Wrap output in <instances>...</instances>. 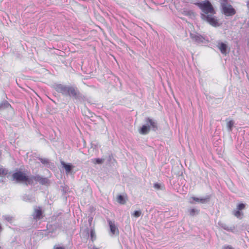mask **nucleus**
Returning a JSON list of instances; mask_svg holds the SVG:
<instances>
[{
  "mask_svg": "<svg viewBox=\"0 0 249 249\" xmlns=\"http://www.w3.org/2000/svg\"><path fill=\"white\" fill-rule=\"evenodd\" d=\"M197 5L202 10L203 13L201 17L203 20L206 21L213 26L218 25V22L213 15L215 14L214 10L211 3L208 0L204 1L197 3Z\"/></svg>",
  "mask_w": 249,
  "mask_h": 249,
  "instance_id": "f257e3e1",
  "label": "nucleus"
},
{
  "mask_svg": "<svg viewBox=\"0 0 249 249\" xmlns=\"http://www.w3.org/2000/svg\"><path fill=\"white\" fill-rule=\"evenodd\" d=\"M13 180H16L17 182H25L26 184H32L31 177L29 178L25 173L21 171L17 172L12 175Z\"/></svg>",
  "mask_w": 249,
  "mask_h": 249,
  "instance_id": "f03ea898",
  "label": "nucleus"
},
{
  "mask_svg": "<svg viewBox=\"0 0 249 249\" xmlns=\"http://www.w3.org/2000/svg\"><path fill=\"white\" fill-rule=\"evenodd\" d=\"M221 7L224 14L227 16H232L235 14V9L229 3L224 4Z\"/></svg>",
  "mask_w": 249,
  "mask_h": 249,
  "instance_id": "7ed1b4c3",
  "label": "nucleus"
},
{
  "mask_svg": "<svg viewBox=\"0 0 249 249\" xmlns=\"http://www.w3.org/2000/svg\"><path fill=\"white\" fill-rule=\"evenodd\" d=\"M217 47L223 54L226 55L229 52L230 48L225 43L218 42H217Z\"/></svg>",
  "mask_w": 249,
  "mask_h": 249,
  "instance_id": "20e7f679",
  "label": "nucleus"
},
{
  "mask_svg": "<svg viewBox=\"0 0 249 249\" xmlns=\"http://www.w3.org/2000/svg\"><path fill=\"white\" fill-rule=\"evenodd\" d=\"M210 199V196H206L205 197H201V198H198L195 196H192L190 198L189 202L191 204H194V201H195L198 203H206L208 201H209Z\"/></svg>",
  "mask_w": 249,
  "mask_h": 249,
  "instance_id": "39448f33",
  "label": "nucleus"
},
{
  "mask_svg": "<svg viewBox=\"0 0 249 249\" xmlns=\"http://www.w3.org/2000/svg\"><path fill=\"white\" fill-rule=\"evenodd\" d=\"M108 223L112 235H118L119 233V230L117 226H116L115 222L109 220H108Z\"/></svg>",
  "mask_w": 249,
  "mask_h": 249,
  "instance_id": "423d86ee",
  "label": "nucleus"
},
{
  "mask_svg": "<svg viewBox=\"0 0 249 249\" xmlns=\"http://www.w3.org/2000/svg\"><path fill=\"white\" fill-rule=\"evenodd\" d=\"M79 93V91L77 88L69 86L66 95H68L70 97H76L78 95Z\"/></svg>",
  "mask_w": 249,
  "mask_h": 249,
  "instance_id": "0eeeda50",
  "label": "nucleus"
},
{
  "mask_svg": "<svg viewBox=\"0 0 249 249\" xmlns=\"http://www.w3.org/2000/svg\"><path fill=\"white\" fill-rule=\"evenodd\" d=\"M34 218L40 219L43 217L42 210L39 207H36L34 208V212L33 215Z\"/></svg>",
  "mask_w": 249,
  "mask_h": 249,
  "instance_id": "6e6552de",
  "label": "nucleus"
},
{
  "mask_svg": "<svg viewBox=\"0 0 249 249\" xmlns=\"http://www.w3.org/2000/svg\"><path fill=\"white\" fill-rule=\"evenodd\" d=\"M68 88L69 86H66L62 85L61 84H58L56 85L55 89L57 92L61 93L65 95H66Z\"/></svg>",
  "mask_w": 249,
  "mask_h": 249,
  "instance_id": "1a4fd4ad",
  "label": "nucleus"
},
{
  "mask_svg": "<svg viewBox=\"0 0 249 249\" xmlns=\"http://www.w3.org/2000/svg\"><path fill=\"white\" fill-rule=\"evenodd\" d=\"M146 124L150 126V129L151 128L153 131H156L157 129V123L153 120L147 118L145 120Z\"/></svg>",
  "mask_w": 249,
  "mask_h": 249,
  "instance_id": "9d476101",
  "label": "nucleus"
},
{
  "mask_svg": "<svg viewBox=\"0 0 249 249\" xmlns=\"http://www.w3.org/2000/svg\"><path fill=\"white\" fill-rule=\"evenodd\" d=\"M32 178V184L33 183V181H37L42 184H45L48 182V179L46 178H42L38 176L31 177Z\"/></svg>",
  "mask_w": 249,
  "mask_h": 249,
  "instance_id": "9b49d317",
  "label": "nucleus"
},
{
  "mask_svg": "<svg viewBox=\"0 0 249 249\" xmlns=\"http://www.w3.org/2000/svg\"><path fill=\"white\" fill-rule=\"evenodd\" d=\"M190 36L192 39H193L194 41L198 43L202 42L204 40V38L203 37V36L196 33H191L190 34Z\"/></svg>",
  "mask_w": 249,
  "mask_h": 249,
  "instance_id": "f8f14e48",
  "label": "nucleus"
},
{
  "mask_svg": "<svg viewBox=\"0 0 249 249\" xmlns=\"http://www.w3.org/2000/svg\"><path fill=\"white\" fill-rule=\"evenodd\" d=\"M150 129V126L146 124L142 125L141 128L139 130V132L141 134L145 135L149 132Z\"/></svg>",
  "mask_w": 249,
  "mask_h": 249,
  "instance_id": "ddd939ff",
  "label": "nucleus"
},
{
  "mask_svg": "<svg viewBox=\"0 0 249 249\" xmlns=\"http://www.w3.org/2000/svg\"><path fill=\"white\" fill-rule=\"evenodd\" d=\"M61 164L65 168L67 174L69 173L71 170L72 168L74 167V166L70 164H66L63 161H61Z\"/></svg>",
  "mask_w": 249,
  "mask_h": 249,
  "instance_id": "4468645a",
  "label": "nucleus"
},
{
  "mask_svg": "<svg viewBox=\"0 0 249 249\" xmlns=\"http://www.w3.org/2000/svg\"><path fill=\"white\" fill-rule=\"evenodd\" d=\"M218 225L221 228H222L224 230H226L227 231H232L234 230V227H229L228 225H227L226 224H225L224 223H223L222 222H219L218 223Z\"/></svg>",
  "mask_w": 249,
  "mask_h": 249,
  "instance_id": "2eb2a0df",
  "label": "nucleus"
},
{
  "mask_svg": "<svg viewBox=\"0 0 249 249\" xmlns=\"http://www.w3.org/2000/svg\"><path fill=\"white\" fill-rule=\"evenodd\" d=\"M226 121L228 130L229 132H231L234 125V122L233 120L228 121L227 119L226 120Z\"/></svg>",
  "mask_w": 249,
  "mask_h": 249,
  "instance_id": "dca6fc26",
  "label": "nucleus"
},
{
  "mask_svg": "<svg viewBox=\"0 0 249 249\" xmlns=\"http://www.w3.org/2000/svg\"><path fill=\"white\" fill-rule=\"evenodd\" d=\"M10 107V105L7 101H4L0 103V109L7 108Z\"/></svg>",
  "mask_w": 249,
  "mask_h": 249,
  "instance_id": "f3484780",
  "label": "nucleus"
},
{
  "mask_svg": "<svg viewBox=\"0 0 249 249\" xmlns=\"http://www.w3.org/2000/svg\"><path fill=\"white\" fill-rule=\"evenodd\" d=\"M188 212L191 216H194L195 215L198 214L199 211L196 209H191L188 210Z\"/></svg>",
  "mask_w": 249,
  "mask_h": 249,
  "instance_id": "a211bd4d",
  "label": "nucleus"
},
{
  "mask_svg": "<svg viewBox=\"0 0 249 249\" xmlns=\"http://www.w3.org/2000/svg\"><path fill=\"white\" fill-rule=\"evenodd\" d=\"M117 202L121 204H124L125 203L126 201L124 199V197L121 196V195H119L117 196Z\"/></svg>",
  "mask_w": 249,
  "mask_h": 249,
  "instance_id": "6ab92c4d",
  "label": "nucleus"
},
{
  "mask_svg": "<svg viewBox=\"0 0 249 249\" xmlns=\"http://www.w3.org/2000/svg\"><path fill=\"white\" fill-rule=\"evenodd\" d=\"M8 173V171L3 168L2 167H0V177H3L6 175Z\"/></svg>",
  "mask_w": 249,
  "mask_h": 249,
  "instance_id": "aec40b11",
  "label": "nucleus"
},
{
  "mask_svg": "<svg viewBox=\"0 0 249 249\" xmlns=\"http://www.w3.org/2000/svg\"><path fill=\"white\" fill-rule=\"evenodd\" d=\"M154 187L157 190H162L164 188V186L161 184L159 183H155L154 184Z\"/></svg>",
  "mask_w": 249,
  "mask_h": 249,
  "instance_id": "412c9836",
  "label": "nucleus"
},
{
  "mask_svg": "<svg viewBox=\"0 0 249 249\" xmlns=\"http://www.w3.org/2000/svg\"><path fill=\"white\" fill-rule=\"evenodd\" d=\"M104 161V159H94L92 160V162L96 164H102Z\"/></svg>",
  "mask_w": 249,
  "mask_h": 249,
  "instance_id": "4be33fe9",
  "label": "nucleus"
},
{
  "mask_svg": "<svg viewBox=\"0 0 249 249\" xmlns=\"http://www.w3.org/2000/svg\"><path fill=\"white\" fill-rule=\"evenodd\" d=\"M142 214V212L141 211H135L133 213L132 215L135 217H139Z\"/></svg>",
  "mask_w": 249,
  "mask_h": 249,
  "instance_id": "5701e85b",
  "label": "nucleus"
},
{
  "mask_svg": "<svg viewBox=\"0 0 249 249\" xmlns=\"http://www.w3.org/2000/svg\"><path fill=\"white\" fill-rule=\"evenodd\" d=\"M245 207V204H243V203H241V204H239L238 206H237V210H239V211H241V210H243Z\"/></svg>",
  "mask_w": 249,
  "mask_h": 249,
  "instance_id": "b1692460",
  "label": "nucleus"
},
{
  "mask_svg": "<svg viewBox=\"0 0 249 249\" xmlns=\"http://www.w3.org/2000/svg\"><path fill=\"white\" fill-rule=\"evenodd\" d=\"M23 199L26 201H31L32 200L31 197L30 196L27 195L24 196H23Z\"/></svg>",
  "mask_w": 249,
  "mask_h": 249,
  "instance_id": "393cba45",
  "label": "nucleus"
},
{
  "mask_svg": "<svg viewBox=\"0 0 249 249\" xmlns=\"http://www.w3.org/2000/svg\"><path fill=\"white\" fill-rule=\"evenodd\" d=\"M234 215L237 217H239L242 215V213L240 211L237 210L233 213Z\"/></svg>",
  "mask_w": 249,
  "mask_h": 249,
  "instance_id": "a878e982",
  "label": "nucleus"
},
{
  "mask_svg": "<svg viewBox=\"0 0 249 249\" xmlns=\"http://www.w3.org/2000/svg\"><path fill=\"white\" fill-rule=\"evenodd\" d=\"M4 219H5L6 220L11 222L12 221V217L10 216H8V215H5L3 216Z\"/></svg>",
  "mask_w": 249,
  "mask_h": 249,
  "instance_id": "bb28decb",
  "label": "nucleus"
},
{
  "mask_svg": "<svg viewBox=\"0 0 249 249\" xmlns=\"http://www.w3.org/2000/svg\"><path fill=\"white\" fill-rule=\"evenodd\" d=\"M229 0H220L221 5L223 6L224 4H226L228 3Z\"/></svg>",
  "mask_w": 249,
  "mask_h": 249,
  "instance_id": "cd10ccee",
  "label": "nucleus"
},
{
  "mask_svg": "<svg viewBox=\"0 0 249 249\" xmlns=\"http://www.w3.org/2000/svg\"><path fill=\"white\" fill-rule=\"evenodd\" d=\"M90 236L91 239L93 240L94 237L95 236V232L93 230H91L90 231Z\"/></svg>",
  "mask_w": 249,
  "mask_h": 249,
  "instance_id": "c85d7f7f",
  "label": "nucleus"
},
{
  "mask_svg": "<svg viewBox=\"0 0 249 249\" xmlns=\"http://www.w3.org/2000/svg\"><path fill=\"white\" fill-rule=\"evenodd\" d=\"M223 249H234L230 246L227 245V246H224L223 247Z\"/></svg>",
  "mask_w": 249,
  "mask_h": 249,
  "instance_id": "c756f323",
  "label": "nucleus"
},
{
  "mask_svg": "<svg viewBox=\"0 0 249 249\" xmlns=\"http://www.w3.org/2000/svg\"><path fill=\"white\" fill-rule=\"evenodd\" d=\"M53 249H64L63 247H54Z\"/></svg>",
  "mask_w": 249,
  "mask_h": 249,
  "instance_id": "7c9ffc66",
  "label": "nucleus"
},
{
  "mask_svg": "<svg viewBox=\"0 0 249 249\" xmlns=\"http://www.w3.org/2000/svg\"><path fill=\"white\" fill-rule=\"evenodd\" d=\"M41 162H42V163H45V162H47V160H41Z\"/></svg>",
  "mask_w": 249,
  "mask_h": 249,
  "instance_id": "2f4dec72",
  "label": "nucleus"
},
{
  "mask_svg": "<svg viewBox=\"0 0 249 249\" xmlns=\"http://www.w3.org/2000/svg\"><path fill=\"white\" fill-rule=\"evenodd\" d=\"M247 6L248 8L249 9V0L247 2Z\"/></svg>",
  "mask_w": 249,
  "mask_h": 249,
  "instance_id": "473e14b6",
  "label": "nucleus"
},
{
  "mask_svg": "<svg viewBox=\"0 0 249 249\" xmlns=\"http://www.w3.org/2000/svg\"><path fill=\"white\" fill-rule=\"evenodd\" d=\"M93 249H98L97 248H93Z\"/></svg>",
  "mask_w": 249,
  "mask_h": 249,
  "instance_id": "72a5a7b5",
  "label": "nucleus"
}]
</instances>
